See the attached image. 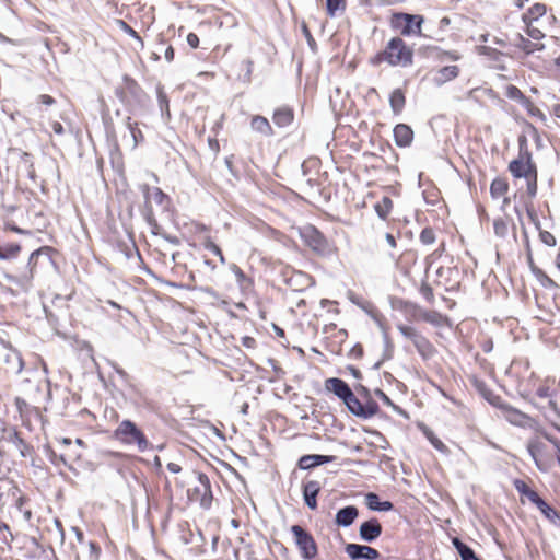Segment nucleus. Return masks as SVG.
<instances>
[{
    "instance_id": "nucleus-1",
    "label": "nucleus",
    "mask_w": 560,
    "mask_h": 560,
    "mask_svg": "<svg viewBox=\"0 0 560 560\" xmlns=\"http://www.w3.org/2000/svg\"><path fill=\"white\" fill-rule=\"evenodd\" d=\"M413 48L400 36H394L376 54L370 57L373 67L387 65L389 67L409 68L413 65Z\"/></svg>"
},
{
    "instance_id": "nucleus-2",
    "label": "nucleus",
    "mask_w": 560,
    "mask_h": 560,
    "mask_svg": "<svg viewBox=\"0 0 560 560\" xmlns=\"http://www.w3.org/2000/svg\"><path fill=\"white\" fill-rule=\"evenodd\" d=\"M508 170L513 178L525 179L526 195L534 199L538 191V168L525 138L520 140L518 154L509 163Z\"/></svg>"
},
{
    "instance_id": "nucleus-3",
    "label": "nucleus",
    "mask_w": 560,
    "mask_h": 560,
    "mask_svg": "<svg viewBox=\"0 0 560 560\" xmlns=\"http://www.w3.org/2000/svg\"><path fill=\"white\" fill-rule=\"evenodd\" d=\"M176 485L187 487V499L191 503H198L203 510L212 506L213 493L209 477L200 471L190 470L180 478L175 479Z\"/></svg>"
},
{
    "instance_id": "nucleus-4",
    "label": "nucleus",
    "mask_w": 560,
    "mask_h": 560,
    "mask_svg": "<svg viewBox=\"0 0 560 560\" xmlns=\"http://www.w3.org/2000/svg\"><path fill=\"white\" fill-rule=\"evenodd\" d=\"M522 21L526 34L534 40H541L546 36L544 31L546 24L552 25L556 16L546 3L534 2L522 14Z\"/></svg>"
},
{
    "instance_id": "nucleus-5",
    "label": "nucleus",
    "mask_w": 560,
    "mask_h": 560,
    "mask_svg": "<svg viewBox=\"0 0 560 560\" xmlns=\"http://www.w3.org/2000/svg\"><path fill=\"white\" fill-rule=\"evenodd\" d=\"M517 392L524 399L529 401H533L535 398L549 399L557 392L556 380L549 376L541 378L532 372L526 380L518 383Z\"/></svg>"
},
{
    "instance_id": "nucleus-6",
    "label": "nucleus",
    "mask_w": 560,
    "mask_h": 560,
    "mask_svg": "<svg viewBox=\"0 0 560 560\" xmlns=\"http://www.w3.org/2000/svg\"><path fill=\"white\" fill-rule=\"evenodd\" d=\"M357 392L358 396L351 389L342 400L348 410L362 419H369L378 413L380 407L372 398L370 390L364 386H360L357 388Z\"/></svg>"
},
{
    "instance_id": "nucleus-7",
    "label": "nucleus",
    "mask_w": 560,
    "mask_h": 560,
    "mask_svg": "<svg viewBox=\"0 0 560 560\" xmlns=\"http://www.w3.org/2000/svg\"><path fill=\"white\" fill-rule=\"evenodd\" d=\"M113 436L122 445L136 446L141 453L152 448L144 432L131 420H122L114 430Z\"/></svg>"
},
{
    "instance_id": "nucleus-8",
    "label": "nucleus",
    "mask_w": 560,
    "mask_h": 560,
    "mask_svg": "<svg viewBox=\"0 0 560 560\" xmlns=\"http://www.w3.org/2000/svg\"><path fill=\"white\" fill-rule=\"evenodd\" d=\"M424 18L420 14L394 12L389 16V26L402 37L422 36Z\"/></svg>"
},
{
    "instance_id": "nucleus-9",
    "label": "nucleus",
    "mask_w": 560,
    "mask_h": 560,
    "mask_svg": "<svg viewBox=\"0 0 560 560\" xmlns=\"http://www.w3.org/2000/svg\"><path fill=\"white\" fill-rule=\"evenodd\" d=\"M527 450L533 457L537 468L547 471L551 468L556 457V448L546 438L532 439L527 444Z\"/></svg>"
},
{
    "instance_id": "nucleus-10",
    "label": "nucleus",
    "mask_w": 560,
    "mask_h": 560,
    "mask_svg": "<svg viewBox=\"0 0 560 560\" xmlns=\"http://www.w3.org/2000/svg\"><path fill=\"white\" fill-rule=\"evenodd\" d=\"M24 368L21 353L10 342L0 339V370L8 375H18Z\"/></svg>"
},
{
    "instance_id": "nucleus-11",
    "label": "nucleus",
    "mask_w": 560,
    "mask_h": 560,
    "mask_svg": "<svg viewBox=\"0 0 560 560\" xmlns=\"http://www.w3.org/2000/svg\"><path fill=\"white\" fill-rule=\"evenodd\" d=\"M397 329L405 338L412 342L423 360L431 359L436 353V349L433 343L415 327L398 325Z\"/></svg>"
},
{
    "instance_id": "nucleus-12",
    "label": "nucleus",
    "mask_w": 560,
    "mask_h": 560,
    "mask_svg": "<svg viewBox=\"0 0 560 560\" xmlns=\"http://www.w3.org/2000/svg\"><path fill=\"white\" fill-rule=\"evenodd\" d=\"M291 533L303 559H314L318 553L317 544L311 533L300 525H292Z\"/></svg>"
},
{
    "instance_id": "nucleus-13",
    "label": "nucleus",
    "mask_w": 560,
    "mask_h": 560,
    "mask_svg": "<svg viewBox=\"0 0 560 560\" xmlns=\"http://www.w3.org/2000/svg\"><path fill=\"white\" fill-rule=\"evenodd\" d=\"M323 332L325 349L332 354H341L343 345L348 339V331L330 323L324 326Z\"/></svg>"
},
{
    "instance_id": "nucleus-14",
    "label": "nucleus",
    "mask_w": 560,
    "mask_h": 560,
    "mask_svg": "<svg viewBox=\"0 0 560 560\" xmlns=\"http://www.w3.org/2000/svg\"><path fill=\"white\" fill-rule=\"evenodd\" d=\"M0 442H7L19 452V454L26 458L32 455L33 447L27 444L22 436L21 432L15 427H9L3 434H0Z\"/></svg>"
},
{
    "instance_id": "nucleus-15",
    "label": "nucleus",
    "mask_w": 560,
    "mask_h": 560,
    "mask_svg": "<svg viewBox=\"0 0 560 560\" xmlns=\"http://www.w3.org/2000/svg\"><path fill=\"white\" fill-rule=\"evenodd\" d=\"M413 318L415 320H422L429 323L434 327L451 326V320L448 316L435 310H422L420 307H415Z\"/></svg>"
},
{
    "instance_id": "nucleus-16",
    "label": "nucleus",
    "mask_w": 560,
    "mask_h": 560,
    "mask_svg": "<svg viewBox=\"0 0 560 560\" xmlns=\"http://www.w3.org/2000/svg\"><path fill=\"white\" fill-rule=\"evenodd\" d=\"M499 408L501 409L504 419L513 425L526 428L533 422V419L528 415L511 405L502 404Z\"/></svg>"
},
{
    "instance_id": "nucleus-17",
    "label": "nucleus",
    "mask_w": 560,
    "mask_h": 560,
    "mask_svg": "<svg viewBox=\"0 0 560 560\" xmlns=\"http://www.w3.org/2000/svg\"><path fill=\"white\" fill-rule=\"evenodd\" d=\"M345 551L351 560H375L380 557L378 550L366 545L347 544Z\"/></svg>"
},
{
    "instance_id": "nucleus-18",
    "label": "nucleus",
    "mask_w": 560,
    "mask_h": 560,
    "mask_svg": "<svg viewBox=\"0 0 560 560\" xmlns=\"http://www.w3.org/2000/svg\"><path fill=\"white\" fill-rule=\"evenodd\" d=\"M144 96L145 93L139 83L132 78L125 77L124 85L120 92V98L124 102H141Z\"/></svg>"
},
{
    "instance_id": "nucleus-19",
    "label": "nucleus",
    "mask_w": 560,
    "mask_h": 560,
    "mask_svg": "<svg viewBox=\"0 0 560 560\" xmlns=\"http://www.w3.org/2000/svg\"><path fill=\"white\" fill-rule=\"evenodd\" d=\"M282 276L284 278L285 283L288 287H290L292 290L301 291L308 287L312 282V278L307 275L295 271L291 268H285L282 271Z\"/></svg>"
},
{
    "instance_id": "nucleus-20",
    "label": "nucleus",
    "mask_w": 560,
    "mask_h": 560,
    "mask_svg": "<svg viewBox=\"0 0 560 560\" xmlns=\"http://www.w3.org/2000/svg\"><path fill=\"white\" fill-rule=\"evenodd\" d=\"M382 524L375 517L363 522L359 529L361 539L366 542H372L376 540L382 535Z\"/></svg>"
},
{
    "instance_id": "nucleus-21",
    "label": "nucleus",
    "mask_w": 560,
    "mask_h": 560,
    "mask_svg": "<svg viewBox=\"0 0 560 560\" xmlns=\"http://www.w3.org/2000/svg\"><path fill=\"white\" fill-rule=\"evenodd\" d=\"M304 238L307 245L317 253H325L328 247L326 237L314 226L305 229Z\"/></svg>"
},
{
    "instance_id": "nucleus-22",
    "label": "nucleus",
    "mask_w": 560,
    "mask_h": 560,
    "mask_svg": "<svg viewBox=\"0 0 560 560\" xmlns=\"http://www.w3.org/2000/svg\"><path fill=\"white\" fill-rule=\"evenodd\" d=\"M418 262V252L413 248L405 249L396 260V267L405 276H410Z\"/></svg>"
},
{
    "instance_id": "nucleus-23",
    "label": "nucleus",
    "mask_w": 560,
    "mask_h": 560,
    "mask_svg": "<svg viewBox=\"0 0 560 560\" xmlns=\"http://www.w3.org/2000/svg\"><path fill=\"white\" fill-rule=\"evenodd\" d=\"M320 490H322V485L317 480H308V481L303 482V485H302L303 498H304L305 504L311 510L317 509V495L320 492Z\"/></svg>"
},
{
    "instance_id": "nucleus-24",
    "label": "nucleus",
    "mask_w": 560,
    "mask_h": 560,
    "mask_svg": "<svg viewBox=\"0 0 560 560\" xmlns=\"http://www.w3.org/2000/svg\"><path fill=\"white\" fill-rule=\"evenodd\" d=\"M394 140L397 147L407 148L413 141V130L407 124H397L393 130Z\"/></svg>"
},
{
    "instance_id": "nucleus-25",
    "label": "nucleus",
    "mask_w": 560,
    "mask_h": 560,
    "mask_svg": "<svg viewBox=\"0 0 560 560\" xmlns=\"http://www.w3.org/2000/svg\"><path fill=\"white\" fill-rule=\"evenodd\" d=\"M294 109L288 105L276 108L272 114V120L279 128L289 127L294 121Z\"/></svg>"
},
{
    "instance_id": "nucleus-26",
    "label": "nucleus",
    "mask_w": 560,
    "mask_h": 560,
    "mask_svg": "<svg viewBox=\"0 0 560 560\" xmlns=\"http://www.w3.org/2000/svg\"><path fill=\"white\" fill-rule=\"evenodd\" d=\"M325 389L343 400L351 390L350 386L341 378L330 377L325 380Z\"/></svg>"
},
{
    "instance_id": "nucleus-27",
    "label": "nucleus",
    "mask_w": 560,
    "mask_h": 560,
    "mask_svg": "<svg viewBox=\"0 0 560 560\" xmlns=\"http://www.w3.org/2000/svg\"><path fill=\"white\" fill-rule=\"evenodd\" d=\"M359 515V510L354 505H348L340 509L337 514L335 522L338 526H350Z\"/></svg>"
},
{
    "instance_id": "nucleus-28",
    "label": "nucleus",
    "mask_w": 560,
    "mask_h": 560,
    "mask_svg": "<svg viewBox=\"0 0 560 560\" xmlns=\"http://www.w3.org/2000/svg\"><path fill=\"white\" fill-rule=\"evenodd\" d=\"M250 127L254 131L266 136V137H272L275 135L273 127L269 122V120L261 115H254L250 118Z\"/></svg>"
},
{
    "instance_id": "nucleus-29",
    "label": "nucleus",
    "mask_w": 560,
    "mask_h": 560,
    "mask_svg": "<svg viewBox=\"0 0 560 560\" xmlns=\"http://www.w3.org/2000/svg\"><path fill=\"white\" fill-rule=\"evenodd\" d=\"M348 0H326L325 13L329 19L341 16L346 13Z\"/></svg>"
},
{
    "instance_id": "nucleus-30",
    "label": "nucleus",
    "mask_w": 560,
    "mask_h": 560,
    "mask_svg": "<svg viewBox=\"0 0 560 560\" xmlns=\"http://www.w3.org/2000/svg\"><path fill=\"white\" fill-rule=\"evenodd\" d=\"M406 94L402 89L397 88L389 94V105L395 115H400L406 106Z\"/></svg>"
},
{
    "instance_id": "nucleus-31",
    "label": "nucleus",
    "mask_w": 560,
    "mask_h": 560,
    "mask_svg": "<svg viewBox=\"0 0 560 560\" xmlns=\"http://www.w3.org/2000/svg\"><path fill=\"white\" fill-rule=\"evenodd\" d=\"M330 462L329 456L325 455H304L299 459L298 466L301 469H310L315 466L326 464Z\"/></svg>"
},
{
    "instance_id": "nucleus-32",
    "label": "nucleus",
    "mask_w": 560,
    "mask_h": 560,
    "mask_svg": "<svg viewBox=\"0 0 560 560\" xmlns=\"http://www.w3.org/2000/svg\"><path fill=\"white\" fill-rule=\"evenodd\" d=\"M365 502L368 508L372 511H390L394 508L390 501L381 502L380 497L373 492L365 495Z\"/></svg>"
},
{
    "instance_id": "nucleus-33",
    "label": "nucleus",
    "mask_w": 560,
    "mask_h": 560,
    "mask_svg": "<svg viewBox=\"0 0 560 560\" xmlns=\"http://www.w3.org/2000/svg\"><path fill=\"white\" fill-rule=\"evenodd\" d=\"M418 428L423 433V435L430 441V443L435 450L442 453L447 452V446L442 442L441 439H439L435 435V433L428 425H425L424 423H419Z\"/></svg>"
},
{
    "instance_id": "nucleus-34",
    "label": "nucleus",
    "mask_w": 560,
    "mask_h": 560,
    "mask_svg": "<svg viewBox=\"0 0 560 560\" xmlns=\"http://www.w3.org/2000/svg\"><path fill=\"white\" fill-rule=\"evenodd\" d=\"M394 208L393 200L388 196L382 197L380 201H377L374 206V210L377 213V215L386 221L392 213V210Z\"/></svg>"
},
{
    "instance_id": "nucleus-35",
    "label": "nucleus",
    "mask_w": 560,
    "mask_h": 560,
    "mask_svg": "<svg viewBox=\"0 0 560 560\" xmlns=\"http://www.w3.org/2000/svg\"><path fill=\"white\" fill-rule=\"evenodd\" d=\"M509 190V183L504 177H495L490 185V194L494 199L503 197Z\"/></svg>"
},
{
    "instance_id": "nucleus-36",
    "label": "nucleus",
    "mask_w": 560,
    "mask_h": 560,
    "mask_svg": "<svg viewBox=\"0 0 560 560\" xmlns=\"http://www.w3.org/2000/svg\"><path fill=\"white\" fill-rule=\"evenodd\" d=\"M144 197L147 201H153L158 205H164L168 201V196L159 187L150 188L149 186H145Z\"/></svg>"
},
{
    "instance_id": "nucleus-37",
    "label": "nucleus",
    "mask_w": 560,
    "mask_h": 560,
    "mask_svg": "<svg viewBox=\"0 0 560 560\" xmlns=\"http://www.w3.org/2000/svg\"><path fill=\"white\" fill-rule=\"evenodd\" d=\"M458 74H459L458 66H455V65L445 66L438 71L435 80L439 84H443L447 81H451V80L457 78Z\"/></svg>"
},
{
    "instance_id": "nucleus-38",
    "label": "nucleus",
    "mask_w": 560,
    "mask_h": 560,
    "mask_svg": "<svg viewBox=\"0 0 560 560\" xmlns=\"http://www.w3.org/2000/svg\"><path fill=\"white\" fill-rule=\"evenodd\" d=\"M537 509L550 523L560 525V512L550 506L545 500L539 503Z\"/></svg>"
},
{
    "instance_id": "nucleus-39",
    "label": "nucleus",
    "mask_w": 560,
    "mask_h": 560,
    "mask_svg": "<svg viewBox=\"0 0 560 560\" xmlns=\"http://www.w3.org/2000/svg\"><path fill=\"white\" fill-rule=\"evenodd\" d=\"M453 545L462 557V560H480L475 551L459 538H453Z\"/></svg>"
},
{
    "instance_id": "nucleus-40",
    "label": "nucleus",
    "mask_w": 560,
    "mask_h": 560,
    "mask_svg": "<svg viewBox=\"0 0 560 560\" xmlns=\"http://www.w3.org/2000/svg\"><path fill=\"white\" fill-rule=\"evenodd\" d=\"M423 198L428 205L439 206L444 203L441 191L435 186L427 187L423 190Z\"/></svg>"
},
{
    "instance_id": "nucleus-41",
    "label": "nucleus",
    "mask_w": 560,
    "mask_h": 560,
    "mask_svg": "<svg viewBox=\"0 0 560 560\" xmlns=\"http://www.w3.org/2000/svg\"><path fill=\"white\" fill-rule=\"evenodd\" d=\"M471 385L475 387V389L488 401L493 404L491 397L493 396L492 390L489 388V386L486 384L485 381L480 380L477 376H471L469 378Z\"/></svg>"
},
{
    "instance_id": "nucleus-42",
    "label": "nucleus",
    "mask_w": 560,
    "mask_h": 560,
    "mask_svg": "<svg viewBox=\"0 0 560 560\" xmlns=\"http://www.w3.org/2000/svg\"><path fill=\"white\" fill-rule=\"evenodd\" d=\"M544 416L552 423L560 421V407L552 397L549 398L548 406L544 409Z\"/></svg>"
},
{
    "instance_id": "nucleus-43",
    "label": "nucleus",
    "mask_w": 560,
    "mask_h": 560,
    "mask_svg": "<svg viewBox=\"0 0 560 560\" xmlns=\"http://www.w3.org/2000/svg\"><path fill=\"white\" fill-rule=\"evenodd\" d=\"M510 220L506 218H497L493 221V230L498 237L505 238L510 233Z\"/></svg>"
},
{
    "instance_id": "nucleus-44",
    "label": "nucleus",
    "mask_w": 560,
    "mask_h": 560,
    "mask_svg": "<svg viewBox=\"0 0 560 560\" xmlns=\"http://www.w3.org/2000/svg\"><path fill=\"white\" fill-rule=\"evenodd\" d=\"M21 245L18 243H9L0 246V259L15 258L21 252Z\"/></svg>"
},
{
    "instance_id": "nucleus-45",
    "label": "nucleus",
    "mask_w": 560,
    "mask_h": 560,
    "mask_svg": "<svg viewBox=\"0 0 560 560\" xmlns=\"http://www.w3.org/2000/svg\"><path fill=\"white\" fill-rule=\"evenodd\" d=\"M54 252L55 249L51 246H42L38 249L34 250L28 258L30 271H34L38 262V257L40 255L50 256Z\"/></svg>"
},
{
    "instance_id": "nucleus-46",
    "label": "nucleus",
    "mask_w": 560,
    "mask_h": 560,
    "mask_svg": "<svg viewBox=\"0 0 560 560\" xmlns=\"http://www.w3.org/2000/svg\"><path fill=\"white\" fill-rule=\"evenodd\" d=\"M504 94L508 98L513 100L521 105L528 98L517 86L509 84L504 89Z\"/></svg>"
},
{
    "instance_id": "nucleus-47",
    "label": "nucleus",
    "mask_w": 560,
    "mask_h": 560,
    "mask_svg": "<svg viewBox=\"0 0 560 560\" xmlns=\"http://www.w3.org/2000/svg\"><path fill=\"white\" fill-rule=\"evenodd\" d=\"M522 106L526 109L529 116L535 117L542 122H546L547 117L545 113L538 106H536L535 103L529 97L524 102Z\"/></svg>"
},
{
    "instance_id": "nucleus-48",
    "label": "nucleus",
    "mask_w": 560,
    "mask_h": 560,
    "mask_svg": "<svg viewBox=\"0 0 560 560\" xmlns=\"http://www.w3.org/2000/svg\"><path fill=\"white\" fill-rule=\"evenodd\" d=\"M126 126L130 130V133L133 138L135 147L144 140V136L141 129L139 128V124L137 121H132V119L128 117L126 120Z\"/></svg>"
},
{
    "instance_id": "nucleus-49",
    "label": "nucleus",
    "mask_w": 560,
    "mask_h": 560,
    "mask_svg": "<svg viewBox=\"0 0 560 560\" xmlns=\"http://www.w3.org/2000/svg\"><path fill=\"white\" fill-rule=\"evenodd\" d=\"M232 271L241 288L247 289L253 285L252 279L237 265L232 266Z\"/></svg>"
},
{
    "instance_id": "nucleus-50",
    "label": "nucleus",
    "mask_w": 560,
    "mask_h": 560,
    "mask_svg": "<svg viewBox=\"0 0 560 560\" xmlns=\"http://www.w3.org/2000/svg\"><path fill=\"white\" fill-rule=\"evenodd\" d=\"M513 486L520 494V501L522 504L525 503V499L530 494L533 489L523 479H514Z\"/></svg>"
},
{
    "instance_id": "nucleus-51",
    "label": "nucleus",
    "mask_w": 560,
    "mask_h": 560,
    "mask_svg": "<svg viewBox=\"0 0 560 560\" xmlns=\"http://www.w3.org/2000/svg\"><path fill=\"white\" fill-rule=\"evenodd\" d=\"M495 94L491 89H472L468 93V98L481 104L486 97H494Z\"/></svg>"
},
{
    "instance_id": "nucleus-52",
    "label": "nucleus",
    "mask_w": 560,
    "mask_h": 560,
    "mask_svg": "<svg viewBox=\"0 0 560 560\" xmlns=\"http://www.w3.org/2000/svg\"><path fill=\"white\" fill-rule=\"evenodd\" d=\"M525 210L529 221L535 225L537 230L541 229V222L539 220L538 213L534 207L533 199L528 198L525 202Z\"/></svg>"
},
{
    "instance_id": "nucleus-53",
    "label": "nucleus",
    "mask_w": 560,
    "mask_h": 560,
    "mask_svg": "<svg viewBox=\"0 0 560 560\" xmlns=\"http://www.w3.org/2000/svg\"><path fill=\"white\" fill-rule=\"evenodd\" d=\"M419 241L423 245H431L436 241V233L433 228L425 226L419 234Z\"/></svg>"
},
{
    "instance_id": "nucleus-54",
    "label": "nucleus",
    "mask_w": 560,
    "mask_h": 560,
    "mask_svg": "<svg viewBox=\"0 0 560 560\" xmlns=\"http://www.w3.org/2000/svg\"><path fill=\"white\" fill-rule=\"evenodd\" d=\"M28 502V498L25 495H20L15 501L16 509L23 513V516L26 521H31L33 517V513L31 509H26L25 505Z\"/></svg>"
},
{
    "instance_id": "nucleus-55",
    "label": "nucleus",
    "mask_w": 560,
    "mask_h": 560,
    "mask_svg": "<svg viewBox=\"0 0 560 560\" xmlns=\"http://www.w3.org/2000/svg\"><path fill=\"white\" fill-rule=\"evenodd\" d=\"M158 102H159V106H160L161 112L163 114H165L167 118H170L171 117V112H170L168 97L164 93L162 88L158 89Z\"/></svg>"
},
{
    "instance_id": "nucleus-56",
    "label": "nucleus",
    "mask_w": 560,
    "mask_h": 560,
    "mask_svg": "<svg viewBox=\"0 0 560 560\" xmlns=\"http://www.w3.org/2000/svg\"><path fill=\"white\" fill-rule=\"evenodd\" d=\"M117 25L121 31H124L126 34L138 40L141 44V46H143L142 37L126 21L119 19L117 20Z\"/></svg>"
},
{
    "instance_id": "nucleus-57",
    "label": "nucleus",
    "mask_w": 560,
    "mask_h": 560,
    "mask_svg": "<svg viewBox=\"0 0 560 560\" xmlns=\"http://www.w3.org/2000/svg\"><path fill=\"white\" fill-rule=\"evenodd\" d=\"M445 250L446 244L445 242H441L439 247L425 257L427 268H429L435 259L440 258Z\"/></svg>"
},
{
    "instance_id": "nucleus-58",
    "label": "nucleus",
    "mask_w": 560,
    "mask_h": 560,
    "mask_svg": "<svg viewBox=\"0 0 560 560\" xmlns=\"http://www.w3.org/2000/svg\"><path fill=\"white\" fill-rule=\"evenodd\" d=\"M518 46L526 54H532L535 50L542 48V45L538 46L537 44L532 43L529 39L523 37L522 35H520V45Z\"/></svg>"
},
{
    "instance_id": "nucleus-59",
    "label": "nucleus",
    "mask_w": 560,
    "mask_h": 560,
    "mask_svg": "<svg viewBox=\"0 0 560 560\" xmlns=\"http://www.w3.org/2000/svg\"><path fill=\"white\" fill-rule=\"evenodd\" d=\"M301 30H302V33H303L304 37L307 40V44H308L310 48L313 51H315L316 47H317V44H316V40H315L314 36L312 35V32H311V30H310V27H308L306 22H302Z\"/></svg>"
},
{
    "instance_id": "nucleus-60",
    "label": "nucleus",
    "mask_w": 560,
    "mask_h": 560,
    "mask_svg": "<svg viewBox=\"0 0 560 560\" xmlns=\"http://www.w3.org/2000/svg\"><path fill=\"white\" fill-rule=\"evenodd\" d=\"M205 248L217 255L220 258L221 264H225V257L223 255L222 249L213 241L208 238L205 242Z\"/></svg>"
},
{
    "instance_id": "nucleus-61",
    "label": "nucleus",
    "mask_w": 560,
    "mask_h": 560,
    "mask_svg": "<svg viewBox=\"0 0 560 560\" xmlns=\"http://www.w3.org/2000/svg\"><path fill=\"white\" fill-rule=\"evenodd\" d=\"M420 293L430 304L434 303V293L432 287L428 282H422L420 285Z\"/></svg>"
},
{
    "instance_id": "nucleus-62",
    "label": "nucleus",
    "mask_w": 560,
    "mask_h": 560,
    "mask_svg": "<svg viewBox=\"0 0 560 560\" xmlns=\"http://www.w3.org/2000/svg\"><path fill=\"white\" fill-rule=\"evenodd\" d=\"M539 231V238L540 241L546 244L547 246H555L556 245V237L552 233L549 231H542L541 229Z\"/></svg>"
},
{
    "instance_id": "nucleus-63",
    "label": "nucleus",
    "mask_w": 560,
    "mask_h": 560,
    "mask_svg": "<svg viewBox=\"0 0 560 560\" xmlns=\"http://www.w3.org/2000/svg\"><path fill=\"white\" fill-rule=\"evenodd\" d=\"M15 406L20 412V415L23 417L25 415H27L28 410H30V406L23 399V398H20V397H16L15 398Z\"/></svg>"
},
{
    "instance_id": "nucleus-64",
    "label": "nucleus",
    "mask_w": 560,
    "mask_h": 560,
    "mask_svg": "<svg viewBox=\"0 0 560 560\" xmlns=\"http://www.w3.org/2000/svg\"><path fill=\"white\" fill-rule=\"evenodd\" d=\"M37 103H38L39 105H43V106L49 107V106H52L54 104H56V100H55L51 95H48V94H40V95L37 97Z\"/></svg>"
}]
</instances>
